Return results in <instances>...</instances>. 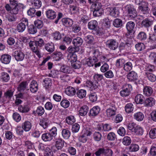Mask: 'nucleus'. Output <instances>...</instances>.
Instances as JSON below:
<instances>
[{"label": "nucleus", "instance_id": "obj_34", "mask_svg": "<svg viewBox=\"0 0 156 156\" xmlns=\"http://www.w3.org/2000/svg\"><path fill=\"white\" fill-rule=\"evenodd\" d=\"M67 58V59L71 63L77 61V56L74 53H69Z\"/></svg>", "mask_w": 156, "mask_h": 156}, {"label": "nucleus", "instance_id": "obj_44", "mask_svg": "<svg viewBox=\"0 0 156 156\" xmlns=\"http://www.w3.org/2000/svg\"><path fill=\"white\" fill-rule=\"evenodd\" d=\"M80 50L79 47L78 46H74L73 47L70 46L67 49V51L69 53H73L78 51Z\"/></svg>", "mask_w": 156, "mask_h": 156}, {"label": "nucleus", "instance_id": "obj_11", "mask_svg": "<svg viewBox=\"0 0 156 156\" xmlns=\"http://www.w3.org/2000/svg\"><path fill=\"white\" fill-rule=\"evenodd\" d=\"M18 90L21 92H23L25 90H28L29 89L27 82L25 81L21 82L18 87Z\"/></svg>", "mask_w": 156, "mask_h": 156}, {"label": "nucleus", "instance_id": "obj_37", "mask_svg": "<svg viewBox=\"0 0 156 156\" xmlns=\"http://www.w3.org/2000/svg\"><path fill=\"white\" fill-rule=\"evenodd\" d=\"M45 49L50 53L52 52L55 49L54 44L52 43H48L45 44Z\"/></svg>", "mask_w": 156, "mask_h": 156}, {"label": "nucleus", "instance_id": "obj_25", "mask_svg": "<svg viewBox=\"0 0 156 156\" xmlns=\"http://www.w3.org/2000/svg\"><path fill=\"white\" fill-rule=\"evenodd\" d=\"M76 92L75 89L72 87H69L66 88L65 93L69 96H72L74 95Z\"/></svg>", "mask_w": 156, "mask_h": 156}, {"label": "nucleus", "instance_id": "obj_46", "mask_svg": "<svg viewBox=\"0 0 156 156\" xmlns=\"http://www.w3.org/2000/svg\"><path fill=\"white\" fill-rule=\"evenodd\" d=\"M18 109L20 112L22 113H27L30 110L28 106L27 105L24 106H20L18 107Z\"/></svg>", "mask_w": 156, "mask_h": 156}, {"label": "nucleus", "instance_id": "obj_32", "mask_svg": "<svg viewBox=\"0 0 156 156\" xmlns=\"http://www.w3.org/2000/svg\"><path fill=\"white\" fill-rule=\"evenodd\" d=\"M39 124L44 129H45L48 126L49 121L47 118H43L40 119Z\"/></svg>", "mask_w": 156, "mask_h": 156}, {"label": "nucleus", "instance_id": "obj_59", "mask_svg": "<svg viewBox=\"0 0 156 156\" xmlns=\"http://www.w3.org/2000/svg\"><path fill=\"white\" fill-rule=\"evenodd\" d=\"M135 47L138 51H141L144 49L145 46L143 43H140L136 44Z\"/></svg>", "mask_w": 156, "mask_h": 156}, {"label": "nucleus", "instance_id": "obj_15", "mask_svg": "<svg viewBox=\"0 0 156 156\" xmlns=\"http://www.w3.org/2000/svg\"><path fill=\"white\" fill-rule=\"evenodd\" d=\"M23 5L22 4H18L16 5H13L10 13L13 14H16L18 13L19 9L23 8Z\"/></svg>", "mask_w": 156, "mask_h": 156}, {"label": "nucleus", "instance_id": "obj_42", "mask_svg": "<svg viewBox=\"0 0 156 156\" xmlns=\"http://www.w3.org/2000/svg\"><path fill=\"white\" fill-rule=\"evenodd\" d=\"M131 139L130 137L125 136L122 139V143L125 145L128 146L131 143Z\"/></svg>", "mask_w": 156, "mask_h": 156}, {"label": "nucleus", "instance_id": "obj_43", "mask_svg": "<svg viewBox=\"0 0 156 156\" xmlns=\"http://www.w3.org/2000/svg\"><path fill=\"white\" fill-rule=\"evenodd\" d=\"M139 149V146L136 144H132L128 147L129 150L130 152H135L138 151Z\"/></svg>", "mask_w": 156, "mask_h": 156}, {"label": "nucleus", "instance_id": "obj_23", "mask_svg": "<svg viewBox=\"0 0 156 156\" xmlns=\"http://www.w3.org/2000/svg\"><path fill=\"white\" fill-rule=\"evenodd\" d=\"M137 77V73L133 71L129 72L127 75V78L130 81L136 80Z\"/></svg>", "mask_w": 156, "mask_h": 156}, {"label": "nucleus", "instance_id": "obj_13", "mask_svg": "<svg viewBox=\"0 0 156 156\" xmlns=\"http://www.w3.org/2000/svg\"><path fill=\"white\" fill-rule=\"evenodd\" d=\"M47 17L51 20L54 19L56 16V12L52 9H48L46 12Z\"/></svg>", "mask_w": 156, "mask_h": 156}, {"label": "nucleus", "instance_id": "obj_57", "mask_svg": "<svg viewBox=\"0 0 156 156\" xmlns=\"http://www.w3.org/2000/svg\"><path fill=\"white\" fill-rule=\"evenodd\" d=\"M152 21L149 20L148 19H145L144 20L142 23V26L145 27H149L152 24Z\"/></svg>", "mask_w": 156, "mask_h": 156}, {"label": "nucleus", "instance_id": "obj_19", "mask_svg": "<svg viewBox=\"0 0 156 156\" xmlns=\"http://www.w3.org/2000/svg\"><path fill=\"white\" fill-rule=\"evenodd\" d=\"M98 61V59L96 57H90L87 59L86 62V64L89 66H92L97 62Z\"/></svg>", "mask_w": 156, "mask_h": 156}, {"label": "nucleus", "instance_id": "obj_51", "mask_svg": "<svg viewBox=\"0 0 156 156\" xmlns=\"http://www.w3.org/2000/svg\"><path fill=\"white\" fill-rule=\"evenodd\" d=\"M93 137L95 141H99L101 140L102 135L100 132H95L94 133Z\"/></svg>", "mask_w": 156, "mask_h": 156}, {"label": "nucleus", "instance_id": "obj_49", "mask_svg": "<svg viewBox=\"0 0 156 156\" xmlns=\"http://www.w3.org/2000/svg\"><path fill=\"white\" fill-rule=\"evenodd\" d=\"M37 31V28L33 25H31L28 27V31L30 34H34L36 33Z\"/></svg>", "mask_w": 156, "mask_h": 156}, {"label": "nucleus", "instance_id": "obj_3", "mask_svg": "<svg viewBox=\"0 0 156 156\" xmlns=\"http://www.w3.org/2000/svg\"><path fill=\"white\" fill-rule=\"evenodd\" d=\"M106 47L110 50H115L118 48L119 43L117 40L115 39H109L105 42Z\"/></svg>", "mask_w": 156, "mask_h": 156}, {"label": "nucleus", "instance_id": "obj_56", "mask_svg": "<svg viewBox=\"0 0 156 156\" xmlns=\"http://www.w3.org/2000/svg\"><path fill=\"white\" fill-rule=\"evenodd\" d=\"M60 71L65 73H69L70 72V68L68 66L63 65L61 67Z\"/></svg>", "mask_w": 156, "mask_h": 156}, {"label": "nucleus", "instance_id": "obj_20", "mask_svg": "<svg viewBox=\"0 0 156 156\" xmlns=\"http://www.w3.org/2000/svg\"><path fill=\"white\" fill-rule=\"evenodd\" d=\"M11 57V56L9 55H3L1 58V61L4 64H8L10 62Z\"/></svg>", "mask_w": 156, "mask_h": 156}, {"label": "nucleus", "instance_id": "obj_4", "mask_svg": "<svg viewBox=\"0 0 156 156\" xmlns=\"http://www.w3.org/2000/svg\"><path fill=\"white\" fill-rule=\"evenodd\" d=\"M28 24V22L27 19L23 18L22 20V22L19 23L17 25V30L20 32H22L25 30L26 26H27Z\"/></svg>", "mask_w": 156, "mask_h": 156}, {"label": "nucleus", "instance_id": "obj_6", "mask_svg": "<svg viewBox=\"0 0 156 156\" xmlns=\"http://www.w3.org/2000/svg\"><path fill=\"white\" fill-rule=\"evenodd\" d=\"M12 56L17 61H21L24 59L25 55L21 51L17 50L13 52Z\"/></svg>", "mask_w": 156, "mask_h": 156}, {"label": "nucleus", "instance_id": "obj_26", "mask_svg": "<svg viewBox=\"0 0 156 156\" xmlns=\"http://www.w3.org/2000/svg\"><path fill=\"white\" fill-rule=\"evenodd\" d=\"M119 9L117 7L112 8L110 9V15L114 17H117L119 15Z\"/></svg>", "mask_w": 156, "mask_h": 156}, {"label": "nucleus", "instance_id": "obj_5", "mask_svg": "<svg viewBox=\"0 0 156 156\" xmlns=\"http://www.w3.org/2000/svg\"><path fill=\"white\" fill-rule=\"evenodd\" d=\"M29 45L32 51L38 57H40L41 55L39 51V47L38 45H37L36 42L35 41H31L29 43Z\"/></svg>", "mask_w": 156, "mask_h": 156}, {"label": "nucleus", "instance_id": "obj_36", "mask_svg": "<svg viewBox=\"0 0 156 156\" xmlns=\"http://www.w3.org/2000/svg\"><path fill=\"white\" fill-rule=\"evenodd\" d=\"M133 105L131 103H129L126 105L125 108L126 112L129 113L132 112L134 109Z\"/></svg>", "mask_w": 156, "mask_h": 156}, {"label": "nucleus", "instance_id": "obj_12", "mask_svg": "<svg viewBox=\"0 0 156 156\" xmlns=\"http://www.w3.org/2000/svg\"><path fill=\"white\" fill-rule=\"evenodd\" d=\"M143 91L144 94L147 96H151L153 93L152 88L151 87L149 86L144 87Z\"/></svg>", "mask_w": 156, "mask_h": 156}, {"label": "nucleus", "instance_id": "obj_18", "mask_svg": "<svg viewBox=\"0 0 156 156\" xmlns=\"http://www.w3.org/2000/svg\"><path fill=\"white\" fill-rule=\"evenodd\" d=\"M87 86L92 90L96 89L99 86L98 82L95 81L92 82L91 81L89 80L87 81Z\"/></svg>", "mask_w": 156, "mask_h": 156}, {"label": "nucleus", "instance_id": "obj_48", "mask_svg": "<svg viewBox=\"0 0 156 156\" xmlns=\"http://www.w3.org/2000/svg\"><path fill=\"white\" fill-rule=\"evenodd\" d=\"M34 113L35 114H37L39 115H42L44 112V108L41 106L38 107L36 111H34Z\"/></svg>", "mask_w": 156, "mask_h": 156}, {"label": "nucleus", "instance_id": "obj_22", "mask_svg": "<svg viewBox=\"0 0 156 156\" xmlns=\"http://www.w3.org/2000/svg\"><path fill=\"white\" fill-rule=\"evenodd\" d=\"M51 136L50 133L48 132L42 134L41 139L45 142L50 141L53 139Z\"/></svg>", "mask_w": 156, "mask_h": 156}, {"label": "nucleus", "instance_id": "obj_60", "mask_svg": "<svg viewBox=\"0 0 156 156\" xmlns=\"http://www.w3.org/2000/svg\"><path fill=\"white\" fill-rule=\"evenodd\" d=\"M60 105L66 108L69 107L70 102L68 100L63 99L61 101Z\"/></svg>", "mask_w": 156, "mask_h": 156}, {"label": "nucleus", "instance_id": "obj_27", "mask_svg": "<svg viewBox=\"0 0 156 156\" xmlns=\"http://www.w3.org/2000/svg\"><path fill=\"white\" fill-rule=\"evenodd\" d=\"M62 20L63 24L66 27H70L73 24V21L70 19L64 18Z\"/></svg>", "mask_w": 156, "mask_h": 156}, {"label": "nucleus", "instance_id": "obj_31", "mask_svg": "<svg viewBox=\"0 0 156 156\" xmlns=\"http://www.w3.org/2000/svg\"><path fill=\"white\" fill-rule=\"evenodd\" d=\"M137 38L141 41H145L147 38L146 33L143 31L140 32L137 36Z\"/></svg>", "mask_w": 156, "mask_h": 156}, {"label": "nucleus", "instance_id": "obj_10", "mask_svg": "<svg viewBox=\"0 0 156 156\" xmlns=\"http://www.w3.org/2000/svg\"><path fill=\"white\" fill-rule=\"evenodd\" d=\"M144 103V106L146 107H151L155 105V100L153 98L149 97L146 99Z\"/></svg>", "mask_w": 156, "mask_h": 156}, {"label": "nucleus", "instance_id": "obj_39", "mask_svg": "<svg viewBox=\"0 0 156 156\" xmlns=\"http://www.w3.org/2000/svg\"><path fill=\"white\" fill-rule=\"evenodd\" d=\"M76 94L77 96L80 98H83L86 96V90L83 89L79 90L76 92Z\"/></svg>", "mask_w": 156, "mask_h": 156}, {"label": "nucleus", "instance_id": "obj_29", "mask_svg": "<svg viewBox=\"0 0 156 156\" xmlns=\"http://www.w3.org/2000/svg\"><path fill=\"white\" fill-rule=\"evenodd\" d=\"M88 111V107L87 105L81 107L79 110V114L82 116L85 115Z\"/></svg>", "mask_w": 156, "mask_h": 156}, {"label": "nucleus", "instance_id": "obj_33", "mask_svg": "<svg viewBox=\"0 0 156 156\" xmlns=\"http://www.w3.org/2000/svg\"><path fill=\"white\" fill-rule=\"evenodd\" d=\"M134 118L138 121H141L144 118L143 113L140 112L135 113L134 115Z\"/></svg>", "mask_w": 156, "mask_h": 156}, {"label": "nucleus", "instance_id": "obj_58", "mask_svg": "<svg viewBox=\"0 0 156 156\" xmlns=\"http://www.w3.org/2000/svg\"><path fill=\"white\" fill-rule=\"evenodd\" d=\"M71 66L74 69H79L81 66V63L79 61H76L74 62H72Z\"/></svg>", "mask_w": 156, "mask_h": 156}, {"label": "nucleus", "instance_id": "obj_53", "mask_svg": "<svg viewBox=\"0 0 156 156\" xmlns=\"http://www.w3.org/2000/svg\"><path fill=\"white\" fill-rule=\"evenodd\" d=\"M1 79L3 81L7 82L9 79L10 77L9 75L7 73L4 72L2 73L1 76Z\"/></svg>", "mask_w": 156, "mask_h": 156}, {"label": "nucleus", "instance_id": "obj_16", "mask_svg": "<svg viewBox=\"0 0 156 156\" xmlns=\"http://www.w3.org/2000/svg\"><path fill=\"white\" fill-rule=\"evenodd\" d=\"M64 141L61 139H58L56 140L55 146L58 150H61L64 146Z\"/></svg>", "mask_w": 156, "mask_h": 156}, {"label": "nucleus", "instance_id": "obj_64", "mask_svg": "<svg viewBox=\"0 0 156 156\" xmlns=\"http://www.w3.org/2000/svg\"><path fill=\"white\" fill-rule=\"evenodd\" d=\"M149 134L151 138H155L156 137V128L151 129L149 132Z\"/></svg>", "mask_w": 156, "mask_h": 156}, {"label": "nucleus", "instance_id": "obj_40", "mask_svg": "<svg viewBox=\"0 0 156 156\" xmlns=\"http://www.w3.org/2000/svg\"><path fill=\"white\" fill-rule=\"evenodd\" d=\"M145 75L148 80L151 82H154L156 80V76L152 73H145Z\"/></svg>", "mask_w": 156, "mask_h": 156}, {"label": "nucleus", "instance_id": "obj_38", "mask_svg": "<svg viewBox=\"0 0 156 156\" xmlns=\"http://www.w3.org/2000/svg\"><path fill=\"white\" fill-rule=\"evenodd\" d=\"M126 63L125 60L123 58H120L117 59L116 62V66L118 68H121L124 66Z\"/></svg>", "mask_w": 156, "mask_h": 156}, {"label": "nucleus", "instance_id": "obj_28", "mask_svg": "<svg viewBox=\"0 0 156 156\" xmlns=\"http://www.w3.org/2000/svg\"><path fill=\"white\" fill-rule=\"evenodd\" d=\"M144 97L143 95L141 94H138L135 97V101L137 104H141L144 103Z\"/></svg>", "mask_w": 156, "mask_h": 156}, {"label": "nucleus", "instance_id": "obj_52", "mask_svg": "<svg viewBox=\"0 0 156 156\" xmlns=\"http://www.w3.org/2000/svg\"><path fill=\"white\" fill-rule=\"evenodd\" d=\"M143 128L139 125L136 127L133 132L136 134L138 135H142L143 134Z\"/></svg>", "mask_w": 156, "mask_h": 156}, {"label": "nucleus", "instance_id": "obj_45", "mask_svg": "<svg viewBox=\"0 0 156 156\" xmlns=\"http://www.w3.org/2000/svg\"><path fill=\"white\" fill-rule=\"evenodd\" d=\"M43 82L44 87L46 89L51 86V80L50 78H46L43 80Z\"/></svg>", "mask_w": 156, "mask_h": 156}, {"label": "nucleus", "instance_id": "obj_1", "mask_svg": "<svg viewBox=\"0 0 156 156\" xmlns=\"http://www.w3.org/2000/svg\"><path fill=\"white\" fill-rule=\"evenodd\" d=\"M124 9L128 17L130 19L136 18L137 16V12L133 5L128 4L125 6Z\"/></svg>", "mask_w": 156, "mask_h": 156}, {"label": "nucleus", "instance_id": "obj_14", "mask_svg": "<svg viewBox=\"0 0 156 156\" xmlns=\"http://www.w3.org/2000/svg\"><path fill=\"white\" fill-rule=\"evenodd\" d=\"M38 88L37 82L35 81H32L30 85V89L31 92L33 93L36 92L38 90Z\"/></svg>", "mask_w": 156, "mask_h": 156}, {"label": "nucleus", "instance_id": "obj_8", "mask_svg": "<svg viewBox=\"0 0 156 156\" xmlns=\"http://www.w3.org/2000/svg\"><path fill=\"white\" fill-rule=\"evenodd\" d=\"M101 110L100 108L98 106L94 107L91 109L89 113L90 117H94L98 115Z\"/></svg>", "mask_w": 156, "mask_h": 156}, {"label": "nucleus", "instance_id": "obj_9", "mask_svg": "<svg viewBox=\"0 0 156 156\" xmlns=\"http://www.w3.org/2000/svg\"><path fill=\"white\" fill-rule=\"evenodd\" d=\"M135 27V23L132 21H130L128 22L126 25V28L128 31L129 34H126V36L128 37L130 33H131L133 31V29Z\"/></svg>", "mask_w": 156, "mask_h": 156}, {"label": "nucleus", "instance_id": "obj_54", "mask_svg": "<svg viewBox=\"0 0 156 156\" xmlns=\"http://www.w3.org/2000/svg\"><path fill=\"white\" fill-rule=\"evenodd\" d=\"M93 15L94 16H101L104 12V11L103 9H97L94 10H93Z\"/></svg>", "mask_w": 156, "mask_h": 156}, {"label": "nucleus", "instance_id": "obj_17", "mask_svg": "<svg viewBox=\"0 0 156 156\" xmlns=\"http://www.w3.org/2000/svg\"><path fill=\"white\" fill-rule=\"evenodd\" d=\"M32 124L28 121H25L22 124V127L26 132L29 131L31 128Z\"/></svg>", "mask_w": 156, "mask_h": 156}, {"label": "nucleus", "instance_id": "obj_30", "mask_svg": "<svg viewBox=\"0 0 156 156\" xmlns=\"http://www.w3.org/2000/svg\"><path fill=\"white\" fill-rule=\"evenodd\" d=\"M83 42V40L80 37H77L74 38L73 41V43L74 46L79 47L82 44Z\"/></svg>", "mask_w": 156, "mask_h": 156}, {"label": "nucleus", "instance_id": "obj_24", "mask_svg": "<svg viewBox=\"0 0 156 156\" xmlns=\"http://www.w3.org/2000/svg\"><path fill=\"white\" fill-rule=\"evenodd\" d=\"M13 91L11 90H7L4 94L3 99H6L8 100L11 99L13 96Z\"/></svg>", "mask_w": 156, "mask_h": 156}, {"label": "nucleus", "instance_id": "obj_2", "mask_svg": "<svg viewBox=\"0 0 156 156\" xmlns=\"http://www.w3.org/2000/svg\"><path fill=\"white\" fill-rule=\"evenodd\" d=\"M106 107V115L108 117H111L115 115L117 113L116 106L114 102L108 103Z\"/></svg>", "mask_w": 156, "mask_h": 156}, {"label": "nucleus", "instance_id": "obj_35", "mask_svg": "<svg viewBox=\"0 0 156 156\" xmlns=\"http://www.w3.org/2000/svg\"><path fill=\"white\" fill-rule=\"evenodd\" d=\"M113 24L116 27H121L123 26V21L120 19L116 18L113 21Z\"/></svg>", "mask_w": 156, "mask_h": 156}, {"label": "nucleus", "instance_id": "obj_41", "mask_svg": "<svg viewBox=\"0 0 156 156\" xmlns=\"http://www.w3.org/2000/svg\"><path fill=\"white\" fill-rule=\"evenodd\" d=\"M101 9H102L101 4L99 2H97L93 4L90 7L91 11Z\"/></svg>", "mask_w": 156, "mask_h": 156}, {"label": "nucleus", "instance_id": "obj_55", "mask_svg": "<svg viewBox=\"0 0 156 156\" xmlns=\"http://www.w3.org/2000/svg\"><path fill=\"white\" fill-rule=\"evenodd\" d=\"M132 68V64L130 62L125 63L124 65L123 68L124 70L126 71L131 70Z\"/></svg>", "mask_w": 156, "mask_h": 156}, {"label": "nucleus", "instance_id": "obj_7", "mask_svg": "<svg viewBox=\"0 0 156 156\" xmlns=\"http://www.w3.org/2000/svg\"><path fill=\"white\" fill-rule=\"evenodd\" d=\"M98 23L95 20H92L88 23V27L92 30H94L96 31V34H98L100 32L99 30L97 29L98 28Z\"/></svg>", "mask_w": 156, "mask_h": 156}, {"label": "nucleus", "instance_id": "obj_21", "mask_svg": "<svg viewBox=\"0 0 156 156\" xmlns=\"http://www.w3.org/2000/svg\"><path fill=\"white\" fill-rule=\"evenodd\" d=\"M71 133L70 130L67 128L64 129L62 130V135L64 139H68L70 136Z\"/></svg>", "mask_w": 156, "mask_h": 156}, {"label": "nucleus", "instance_id": "obj_63", "mask_svg": "<svg viewBox=\"0 0 156 156\" xmlns=\"http://www.w3.org/2000/svg\"><path fill=\"white\" fill-rule=\"evenodd\" d=\"M45 156H53V154L51 149L48 147H46L45 150Z\"/></svg>", "mask_w": 156, "mask_h": 156}, {"label": "nucleus", "instance_id": "obj_62", "mask_svg": "<svg viewBox=\"0 0 156 156\" xmlns=\"http://www.w3.org/2000/svg\"><path fill=\"white\" fill-rule=\"evenodd\" d=\"M93 78L94 81L98 82L103 79V76L102 74H97L94 75Z\"/></svg>", "mask_w": 156, "mask_h": 156}, {"label": "nucleus", "instance_id": "obj_47", "mask_svg": "<svg viewBox=\"0 0 156 156\" xmlns=\"http://www.w3.org/2000/svg\"><path fill=\"white\" fill-rule=\"evenodd\" d=\"M66 122L68 124L71 125L75 122V119L73 116L70 115L67 117L66 119Z\"/></svg>", "mask_w": 156, "mask_h": 156}, {"label": "nucleus", "instance_id": "obj_50", "mask_svg": "<svg viewBox=\"0 0 156 156\" xmlns=\"http://www.w3.org/2000/svg\"><path fill=\"white\" fill-rule=\"evenodd\" d=\"M31 4L36 9L40 8L41 5V2L40 0H33Z\"/></svg>", "mask_w": 156, "mask_h": 156}, {"label": "nucleus", "instance_id": "obj_61", "mask_svg": "<svg viewBox=\"0 0 156 156\" xmlns=\"http://www.w3.org/2000/svg\"><path fill=\"white\" fill-rule=\"evenodd\" d=\"M84 40L87 43L90 44L93 43L94 38L92 36L88 35L85 36Z\"/></svg>", "mask_w": 156, "mask_h": 156}]
</instances>
